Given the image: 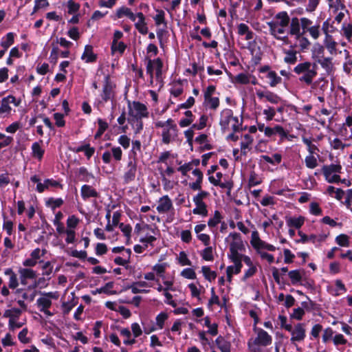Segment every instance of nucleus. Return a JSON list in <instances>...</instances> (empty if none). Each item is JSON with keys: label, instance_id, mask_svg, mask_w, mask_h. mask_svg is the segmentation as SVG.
Returning <instances> with one entry per match:
<instances>
[{"label": "nucleus", "instance_id": "8fccbe9b", "mask_svg": "<svg viewBox=\"0 0 352 352\" xmlns=\"http://www.w3.org/2000/svg\"><path fill=\"white\" fill-rule=\"evenodd\" d=\"M120 332V335L125 338V339L123 341L124 344L132 345V344H135V338L130 339V338L131 336V333L129 329H127V328L121 329Z\"/></svg>", "mask_w": 352, "mask_h": 352}, {"label": "nucleus", "instance_id": "e433bc0d", "mask_svg": "<svg viewBox=\"0 0 352 352\" xmlns=\"http://www.w3.org/2000/svg\"><path fill=\"white\" fill-rule=\"evenodd\" d=\"M229 258L234 263V266L235 268V274H238L241 272V268L243 267L242 265V254L234 255V256H228Z\"/></svg>", "mask_w": 352, "mask_h": 352}, {"label": "nucleus", "instance_id": "9d476101", "mask_svg": "<svg viewBox=\"0 0 352 352\" xmlns=\"http://www.w3.org/2000/svg\"><path fill=\"white\" fill-rule=\"evenodd\" d=\"M256 333L254 339H250L248 342V348H256V346H267L270 345L272 338L269 333L262 329L254 328Z\"/></svg>", "mask_w": 352, "mask_h": 352}, {"label": "nucleus", "instance_id": "2f4dec72", "mask_svg": "<svg viewBox=\"0 0 352 352\" xmlns=\"http://www.w3.org/2000/svg\"><path fill=\"white\" fill-rule=\"evenodd\" d=\"M284 62L287 64L294 65L297 62V52L294 50H285Z\"/></svg>", "mask_w": 352, "mask_h": 352}, {"label": "nucleus", "instance_id": "1a4fd4ad", "mask_svg": "<svg viewBox=\"0 0 352 352\" xmlns=\"http://www.w3.org/2000/svg\"><path fill=\"white\" fill-rule=\"evenodd\" d=\"M226 241L229 243L230 254L228 256L242 254L241 252L245 250V245L240 234L231 232L226 238Z\"/></svg>", "mask_w": 352, "mask_h": 352}, {"label": "nucleus", "instance_id": "4c0bfd02", "mask_svg": "<svg viewBox=\"0 0 352 352\" xmlns=\"http://www.w3.org/2000/svg\"><path fill=\"white\" fill-rule=\"evenodd\" d=\"M302 274L303 272L298 270L289 272L288 276L291 280L292 284L296 285L299 283L302 280Z\"/></svg>", "mask_w": 352, "mask_h": 352}, {"label": "nucleus", "instance_id": "2eb2a0df", "mask_svg": "<svg viewBox=\"0 0 352 352\" xmlns=\"http://www.w3.org/2000/svg\"><path fill=\"white\" fill-rule=\"evenodd\" d=\"M306 337L305 325L303 323H298L294 327L291 334L290 341L292 343L302 342Z\"/></svg>", "mask_w": 352, "mask_h": 352}, {"label": "nucleus", "instance_id": "7c9ffc66", "mask_svg": "<svg viewBox=\"0 0 352 352\" xmlns=\"http://www.w3.org/2000/svg\"><path fill=\"white\" fill-rule=\"evenodd\" d=\"M215 344L221 352H230L231 351V344L222 336H219L215 340Z\"/></svg>", "mask_w": 352, "mask_h": 352}, {"label": "nucleus", "instance_id": "3c124183", "mask_svg": "<svg viewBox=\"0 0 352 352\" xmlns=\"http://www.w3.org/2000/svg\"><path fill=\"white\" fill-rule=\"evenodd\" d=\"M19 274L25 279H34L36 276V272L30 268H21L19 270Z\"/></svg>", "mask_w": 352, "mask_h": 352}, {"label": "nucleus", "instance_id": "aec40b11", "mask_svg": "<svg viewBox=\"0 0 352 352\" xmlns=\"http://www.w3.org/2000/svg\"><path fill=\"white\" fill-rule=\"evenodd\" d=\"M80 193L82 199L87 200L89 198L98 197V192L95 188L89 185L85 184L81 187Z\"/></svg>", "mask_w": 352, "mask_h": 352}, {"label": "nucleus", "instance_id": "6e6d98bb", "mask_svg": "<svg viewBox=\"0 0 352 352\" xmlns=\"http://www.w3.org/2000/svg\"><path fill=\"white\" fill-rule=\"evenodd\" d=\"M63 204V200L61 198H49L46 201V206L50 207L52 210L61 206Z\"/></svg>", "mask_w": 352, "mask_h": 352}, {"label": "nucleus", "instance_id": "b1692460", "mask_svg": "<svg viewBox=\"0 0 352 352\" xmlns=\"http://www.w3.org/2000/svg\"><path fill=\"white\" fill-rule=\"evenodd\" d=\"M237 33L240 36H245V38L247 41H250L254 37L253 32L245 23H241L237 25Z\"/></svg>", "mask_w": 352, "mask_h": 352}, {"label": "nucleus", "instance_id": "a19ab883", "mask_svg": "<svg viewBox=\"0 0 352 352\" xmlns=\"http://www.w3.org/2000/svg\"><path fill=\"white\" fill-rule=\"evenodd\" d=\"M78 177L80 181L89 182L94 177L91 173H89L87 168L80 167L78 170Z\"/></svg>", "mask_w": 352, "mask_h": 352}, {"label": "nucleus", "instance_id": "f257e3e1", "mask_svg": "<svg viewBox=\"0 0 352 352\" xmlns=\"http://www.w3.org/2000/svg\"><path fill=\"white\" fill-rule=\"evenodd\" d=\"M289 22L290 17L286 11L278 12L271 21L267 22L270 34L276 40L287 43Z\"/></svg>", "mask_w": 352, "mask_h": 352}, {"label": "nucleus", "instance_id": "0e129e2a", "mask_svg": "<svg viewBox=\"0 0 352 352\" xmlns=\"http://www.w3.org/2000/svg\"><path fill=\"white\" fill-rule=\"evenodd\" d=\"M157 14L153 17L156 25L161 24H166L165 21V13L162 10H157Z\"/></svg>", "mask_w": 352, "mask_h": 352}, {"label": "nucleus", "instance_id": "393cba45", "mask_svg": "<svg viewBox=\"0 0 352 352\" xmlns=\"http://www.w3.org/2000/svg\"><path fill=\"white\" fill-rule=\"evenodd\" d=\"M323 43L330 54H336L337 43L334 41L331 35H327V36H324Z\"/></svg>", "mask_w": 352, "mask_h": 352}, {"label": "nucleus", "instance_id": "4468645a", "mask_svg": "<svg viewBox=\"0 0 352 352\" xmlns=\"http://www.w3.org/2000/svg\"><path fill=\"white\" fill-rule=\"evenodd\" d=\"M156 210L160 214H167L174 210L173 201L168 195L159 199Z\"/></svg>", "mask_w": 352, "mask_h": 352}, {"label": "nucleus", "instance_id": "412c9836", "mask_svg": "<svg viewBox=\"0 0 352 352\" xmlns=\"http://www.w3.org/2000/svg\"><path fill=\"white\" fill-rule=\"evenodd\" d=\"M223 174L220 172L216 173L214 176H209L208 179L211 184L221 188H231L232 185L229 182H221V179Z\"/></svg>", "mask_w": 352, "mask_h": 352}, {"label": "nucleus", "instance_id": "603ef678", "mask_svg": "<svg viewBox=\"0 0 352 352\" xmlns=\"http://www.w3.org/2000/svg\"><path fill=\"white\" fill-rule=\"evenodd\" d=\"M222 217L218 210H215L214 215L208 221V226L212 229L216 227L221 221Z\"/></svg>", "mask_w": 352, "mask_h": 352}, {"label": "nucleus", "instance_id": "f3484780", "mask_svg": "<svg viewBox=\"0 0 352 352\" xmlns=\"http://www.w3.org/2000/svg\"><path fill=\"white\" fill-rule=\"evenodd\" d=\"M264 134L268 138H271L274 135L278 134L281 140L287 137V133L284 128L280 125H276L274 127L267 126Z\"/></svg>", "mask_w": 352, "mask_h": 352}, {"label": "nucleus", "instance_id": "f704fd0d", "mask_svg": "<svg viewBox=\"0 0 352 352\" xmlns=\"http://www.w3.org/2000/svg\"><path fill=\"white\" fill-rule=\"evenodd\" d=\"M266 77L269 79V85L272 87H276L282 82V78L274 71L269 72Z\"/></svg>", "mask_w": 352, "mask_h": 352}, {"label": "nucleus", "instance_id": "c03bdc74", "mask_svg": "<svg viewBox=\"0 0 352 352\" xmlns=\"http://www.w3.org/2000/svg\"><path fill=\"white\" fill-rule=\"evenodd\" d=\"M317 62L327 72L332 70L333 65L332 63V58L330 57H322L319 58Z\"/></svg>", "mask_w": 352, "mask_h": 352}, {"label": "nucleus", "instance_id": "774afa93", "mask_svg": "<svg viewBox=\"0 0 352 352\" xmlns=\"http://www.w3.org/2000/svg\"><path fill=\"white\" fill-rule=\"evenodd\" d=\"M342 30L343 32V35L349 41H351L352 38V24L343 25Z\"/></svg>", "mask_w": 352, "mask_h": 352}, {"label": "nucleus", "instance_id": "20e7f679", "mask_svg": "<svg viewBox=\"0 0 352 352\" xmlns=\"http://www.w3.org/2000/svg\"><path fill=\"white\" fill-rule=\"evenodd\" d=\"M243 120L234 116L230 109H224L220 114L219 124L223 132H238L242 129Z\"/></svg>", "mask_w": 352, "mask_h": 352}, {"label": "nucleus", "instance_id": "f03ea898", "mask_svg": "<svg viewBox=\"0 0 352 352\" xmlns=\"http://www.w3.org/2000/svg\"><path fill=\"white\" fill-rule=\"evenodd\" d=\"M318 65L311 61H304L296 65L294 72L298 76L300 82L311 85L318 75Z\"/></svg>", "mask_w": 352, "mask_h": 352}, {"label": "nucleus", "instance_id": "4d7b16f0", "mask_svg": "<svg viewBox=\"0 0 352 352\" xmlns=\"http://www.w3.org/2000/svg\"><path fill=\"white\" fill-rule=\"evenodd\" d=\"M304 34H301L299 37H294L299 43V47L301 50H305L309 48L311 45V42L309 39L303 36Z\"/></svg>", "mask_w": 352, "mask_h": 352}, {"label": "nucleus", "instance_id": "cd10ccee", "mask_svg": "<svg viewBox=\"0 0 352 352\" xmlns=\"http://www.w3.org/2000/svg\"><path fill=\"white\" fill-rule=\"evenodd\" d=\"M148 283L146 281H138L133 283L131 285L129 286L128 288L131 289L133 294L144 293L146 294L149 291L147 289H142V287H148Z\"/></svg>", "mask_w": 352, "mask_h": 352}, {"label": "nucleus", "instance_id": "49530a36", "mask_svg": "<svg viewBox=\"0 0 352 352\" xmlns=\"http://www.w3.org/2000/svg\"><path fill=\"white\" fill-rule=\"evenodd\" d=\"M186 118H182L179 122V125L184 128L190 126L193 122V115L191 111H186L184 113Z\"/></svg>", "mask_w": 352, "mask_h": 352}, {"label": "nucleus", "instance_id": "79ce46f5", "mask_svg": "<svg viewBox=\"0 0 352 352\" xmlns=\"http://www.w3.org/2000/svg\"><path fill=\"white\" fill-rule=\"evenodd\" d=\"M204 104L210 109L216 110L219 106V99L212 96L204 98Z\"/></svg>", "mask_w": 352, "mask_h": 352}, {"label": "nucleus", "instance_id": "e2e57ef3", "mask_svg": "<svg viewBox=\"0 0 352 352\" xmlns=\"http://www.w3.org/2000/svg\"><path fill=\"white\" fill-rule=\"evenodd\" d=\"M332 341L333 344L336 346H338L340 345H345L348 342L347 340L341 333L335 334Z\"/></svg>", "mask_w": 352, "mask_h": 352}, {"label": "nucleus", "instance_id": "5701e85b", "mask_svg": "<svg viewBox=\"0 0 352 352\" xmlns=\"http://www.w3.org/2000/svg\"><path fill=\"white\" fill-rule=\"evenodd\" d=\"M193 201L196 206V207L192 210L193 214L206 217L208 215L206 204L203 201L198 199H193Z\"/></svg>", "mask_w": 352, "mask_h": 352}, {"label": "nucleus", "instance_id": "39448f33", "mask_svg": "<svg viewBox=\"0 0 352 352\" xmlns=\"http://www.w3.org/2000/svg\"><path fill=\"white\" fill-rule=\"evenodd\" d=\"M59 298L58 292H50L41 293L40 297L36 300V305L38 310L49 318L55 314L54 311H50L52 307L53 300H57Z\"/></svg>", "mask_w": 352, "mask_h": 352}, {"label": "nucleus", "instance_id": "9b49d317", "mask_svg": "<svg viewBox=\"0 0 352 352\" xmlns=\"http://www.w3.org/2000/svg\"><path fill=\"white\" fill-rule=\"evenodd\" d=\"M138 170V160L135 157H129L122 176L124 184H129L135 179Z\"/></svg>", "mask_w": 352, "mask_h": 352}, {"label": "nucleus", "instance_id": "c85d7f7f", "mask_svg": "<svg viewBox=\"0 0 352 352\" xmlns=\"http://www.w3.org/2000/svg\"><path fill=\"white\" fill-rule=\"evenodd\" d=\"M305 217L302 216L294 217H286L287 225L289 227H293L296 229H300L305 223Z\"/></svg>", "mask_w": 352, "mask_h": 352}, {"label": "nucleus", "instance_id": "a878e982", "mask_svg": "<svg viewBox=\"0 0 352 352\" xmlns=\"http://www.w3.org/2000/svg\"><path fill=\"white\" fill-rule=\"evenodd\" d=\"M82 60L86 63H92L96 60V55L93 52V47L87 45L85 47L84 52L81 56Z\"/></svg>", "mask_w": 352, "mask_h": 352}, {"label": "nucleus", "instance_id": "09e8293b", "mask_svg": "<svg viewBox=\"0 0 352 352\" xmlns=\"http://www.w3.org/2000/svg\"><path fill=\"white\" fill-rule=\"evenodd\" d=\"M21 314V309L18 308H12L11 309L6 310L3 314V316L6 318H8L9 320H14L15 319H18Z\"/></svg>", "mask_w": 352, "mask_h": 352}, {"label": "nucleus", "instance_id": "680f3d73", "mask_svg": "<svg viewBox=\"0 0 352 352\" xmlns=\"http://www.w3.org/2000/svg\"><path fill=\"white\" fill-rule=\"evenodd\" d=\"M329 236V233L327 234H320L318 235H316V234H311L310 236H309V241L313 243H321V242H323Z\"/></svg>", "mask_w": 352, "mask_h": 352}, {"label": "nucleus", "instance_id": "f8f14e48", "mask_svg": "<svg viewBox=\"0 0 352 352\" xmlns=\"http://www.w3.org/2000/svg\"><path fill=\"white\" fill-rule=\"evenodd\" d=\"M129 115L136 120H142L148 116V111L145 104L134 101L129 105Z\"/></svg>", "mask_w": 352, "mask_h": 352}, {"label": "nucleus", "instance_id": "5fc2aeb1", "mask_svg": "<svg viewBox=\"0 0 352 352\" xmlns=\"http://www.w3.org/2000/svg\"><path fill=\"white\" fill-rule=\"evenodd\" d=\"M251 76L245 73H240L234 77V82L246 85L250 82Z\"/></svg>", "mask_w": 352, "mask_h": 352}, {"label": "nucleus", "instance_id": "37998d69", "mask_svg": "<svg viewBox=\"0 0 352 352\" xmlns=\"http://www.w3.org/2000/svg\"><path fill=\"white\" fill-rule=\"evenodd\" d=\"M184 89L181 82L176 81L171 84L170 89V94L175 97H178L183 93Z\"/></svg>", "mask_w": 352, "mask_h": 352}, {"label": "nucleus", "instance_id": "58836bf2", "mask_svg": "<svg viewBox=\"0 0 352 352\" xmlns=\"http://www.w3.org/2000/svg\"><path fill=\"white\" fill-rule=\"evenodd\" d=\"M309 32L313 39L317 40L320 36V26L319 24L309 25L308 28L305 29V32Z\"/></svg>", "mask_w": 352, "mask_h": 352}, {"label": "nucleus", "instance_id": "423d86ee", "mask_svg": "<svg viewBox=\"0 0 352 352\" xmlns=\"http://www.w3.org/2000/svg\"><path fill=\"white\" fill-rule=\"evenodd\" d=\"M155 127L162 128V141L165 144H168L175 141L178 135V129L177 125L171 118L166 121L156 122Z\"/></svg>", "mask_w": 352, "mask_h": 352}, {"label": "nucleus", "instance_id": "473e14b6", "mask_svg": "<svg viewBox=\"0 0 352 352\" xmlns=\"http://www.w3.org/2000/svg\"><path fill=\"white\" fill-rule=\"evenodd\" d=\"M45 150L42 148L39 142H34L32 145V155L34 158L41 160L43 157Z\"/></svg>", "mask_w": 352, "mask_h": 352}, {"label": "nucleus", "instance_id": "c756f323", "mask_svg": "<svg viewBox=\"0 0 352 352\" xmlns=\"http://www.w3.org/2000/svg\"><path fill=\"white\" fill-rule=\"evenodd\" d=\"M4 274L9 276V283L8 287L10 289H16L19 285V281L16 276V274L14 273V272L11 268H7L4 271Z\"/></svg>", "mask_w": 352, "mask_h": 352}, {"label": "nucleus", "instance_id": "ddd939ff", "mask_svg": "<svg viewBox=\"0 0 352 352\" xmlns=\"http://www.w3.org/2000/svg\"><path fill=\"white\" fill-rule=\"evenodd\" d=\"M11 104H14L16 107L19 105V102H16V98L13 96L10 95L1 100L0 116L5 118L10 115L12 111V107H10Z\"/></svg>", "mask_w": 352, "mask_h": 352}, {"label": "nucleus", "instance_id": "4be33fe9", "mask_svg": "<svg viewBox=\"0 0 352 352\" xmlns=\"http://www.w3.org/2000/svg\"><path fill=\"white\" fill-rule=\"evenodd\" d=\"M116 17L121 19L123 16L128 17L131 21H135L136 14H133L131 10L126 6H122L116 10Z\"/></svg>", "mask_w": 352, "mask_h": 352}, {"label": "nucleus", "instance_id": "864d4df0", "mask_svg": "<svg viewBox=\"0 0 352 352\" xmlns=\"http://www.w3.org/2000/svg\"><path fill=\"white\" fill-rule=\"evenodd\" d=\"M305 163L306 166L310 169H314L318 166V160L314 155L309 154L307 156H306L305 159Z\"/></svg>", "mask_w": 352, "mask_h": 352}, {"label": "nucleus", "instance_id": "bf43d9fd", "mask_svg": "<svg viewBox=\"0 0 352 352\" xmlns=\"http://www.w3.org/2000/svg\"><path fill=\"white\" fill-rule=\"evenodd\" d=\"M201 256L202 258L206 261H212L214 259L213 253H212V248L211 246H208L201 252Z\"/></svg>", "mask_w": 352, "mask_h": 352}, {"label": "nucleus", "instance_id": "13d9d810", "mask_svg": "<svg viewBox=\"0 0 352 352\" xmlns=\"http://www.w3.org/2000/svg\"><path fill=\"white\" fill-rule=\"evenodd\" d=\"M334 331L331 327H327L323 331L322 336V342L327 343L330 340H333L334 336Z\"/></svg>", "mask_w": 352, "mask_h": 352}, {"label": "nucleus", "instance_id": "de8ad7c7", "mask_svg": "<svg viewBox=\"0 0 352 352\" xmlns=\"http://www.w3.org/2000/svg\"><path fill=\"white\" fill-rule=\"evenodd\" d=\"M201 272L204 278L209 282L213 281L217 277V273L214 271L211 270L208 266H202Z\"/></svg>", "mask_w": 352, "mask_h": 352}, {"label": "nucleus", "instance_id": "69168bd1", "mask_svg": "<svg viewBox=\"0 0 352 352\" xmlns=\"http://www.w3.org/2000/svg\"><path fill=\"white\" fill-rule=\"evenodd\" d=\"M336 242L342 247H348L349 245V236L344 234H341L336 236Z\"/></svg>", "mask_w": 352, "mask_h": 352}, {"label": "nucleus", "instance_id": "dca6fc26", "mask_svg": "<svg viewBox=\"0 0 352 352\" xmlns=\"http://www.w3.org/2000/svg\"><path fill=\"white\" fill-rule=\"evenodd\" d=\"M256 94L259 100H265L272 104H278L281 101L280 97H279L277 94L272 92L269 90H261L257 89L256 91Z\"/></svg>", "mask_w": 352, "mask_h": 352}, {"label": "nucleus", "instance_id": "72a5a7b5", "mask_svg": "<svg viewBox=\"0 0 352 352\" xmlns=\"http://www.w3.org/2000/svg\"><path fill=\"white\" fill-rule=\"evenodd\" d=\"M302 141L307 146V149L309 152V154L317 155L318 156V153L319 152V148L316 144H313V142L311 139L302 137Z\"/></svg>", "mask_w": 352, "mask_h": 352}, {"label": "nucleus", "instance_id": "bb28decb", "mask_svg": "<svg viewBox=\"0 0 352 352\" xmlns=\"http://www.w3.org/2000/svg\"><path fill=\"white\" fill-rule=\"evenodd\" d=\"M328 7L333 13L336 14L339 10H344L345 5L343 0H325Z\"/></svg>", "mask_w": 352, "mask_h": 352}, {"label": "nucleus", "instance_id": "052dcab7", "mask_svg": "<svg viewBox=\"0 0 352 352\" xmlns=\"http://www.w3.org/2000/svg\"><path fill=\"white\" fill-rule=\"evenodd\" d=\"M208 120V118L207 116L202 115L199 120V123L193 124L192 125V128L195 129L196 130L203 129L204 128H205L206 126Z\"/></svg>", "mask_w": 352, "mask_h": 352}, {"label": "nucleus", "instance_id": "6e6552de", "mask_svg": "<svg viewBox=\"0 0 352 352\" xmlns=\"http://www.w3.org/2000/svg\"><path fill=\"white\" fill-rule=\"evenodd\" d=\"M342 169V168L340 162L324 165L321 168L325 180L330 184L341 182L340 173H341Z\"/></svg>", "mask_w": 352, "mask_h": 352}, {"label": "nucleus", "instance_id": "6ab92c4d", "mask_svg": "<svg viewBox=\"0 0 352 352\" xmlns=\"http://www.w3.org/2000/svg\"><path fill=\"white\" fill-rule=\"evenodd\" d=\"M254 138L249 134H245L242 137L241 142V152L243 155H246L251 150Z\"/></svg>", "mask_w": 352, "mask_h": 352}, {"label": "nucleus", "instance_id": "a211bd4d", "mask_svg": "<svg viewBox=\"0 0 352 352\" xmlns=\"http://www.w3.org/2000/svg\"><path fill=\"white\" fill-rule=\"evenodd\" d=\"M135 16L136 19L138 18V21L135 23V28L140 34L143 35L146 34L148 30L144 14L142 12H138Z\"/></svg>", "mask_w": 352, "mask_h": 352}, {"label": "nucleus", "instance_id": "338daca9", "mask_svg": "<svg viewBox=\"0 0 352 352\" xmlns=\"http://www.w3.org/2000/svg\"><path fill=\"white\" fill-rule=\"evenodd\" d=\"M126 48V45L123 42L113 41L111 45V50L113 52H118L122 54Z\"/></svg>", "mask_w": 352, "mask_h": 352}, {"label": "nucleus", "instance_id": "ea45409f", "mask_svg": "<svg viewBox=\"0 0 352 352\" xmlns=\"http://www.w3.org/2000/svg\"><path fill=\"white\" fill-rule=\"evenodd\" d=\"M261 158L265 162L272 165H277L281 162L282 155L280 153H274L272 157L269 155H262Z\"/></svg>", "mask_w": 352, "mask_h": 352}, {"label": "nucleus", "instance_id": "7ed1b4c3", "mask_svg": "<svg viewBox=\"0 0 352 352\" xmlns=\"http://www.w3.org/2000/svg\"><path fill=\"white\" fill-rule=\"evenodd\" d=\"M97 76L98 77L102 76L103 78L102 89L100 94L101 100L98 102V108L100 109L103 107L104 103L108 101L111 102L112 107L113 108L116 95V85L111 80L110 75L109 74H104L102 70L98 71Z\"/></svg>", "mask_w": 352, "mask_h": 352}, {"label": "nucleus", "instance_id": "0eeeda50", "mask_svg": "<svg viewBox=\"0 0 352 352\" xmlns=\"http://www.w3.org/2000/svg\"><path fill=\"white\" fill-rule=\"evenodd\" d=\"M312 21L307 17H292L290 19L287 35L299 37L301 34L305 33V29L308 28L309 25H312Z\"/></svg>", "mask_w": 352, "mask_h": 352}, {"label": "nucleus", "instance_id": "c9c22d12", "mask_svg": "<svg viewBox=\"0 0 352 352\" xmlns=\"http://www.w3.org/2000/svg\"><path fill=\"white\" fill-rule=\"evenodd\" d=\"M14 34L13 32H9L6 36L2 38L0 44L5 50H7L14 43Z\"/></svg>", "mask_w": 352, "mask_h": 352}, {"label": "nucleus", "instance_id": "a18cd8bd", "mask_svg": "<svg viewBox=\"0 0 352 352\" xmlns=\"http://www.w3.org/2000/svg\"><path fill=\"white\" fill-rule=\"evenodd\" d=\"M250 243L256 250L260 249V246L263 245V241L260 239L259 234L256 230L252 232Z\"/></svg>", "mask_w": 352, "mask_h": 352}]
</instances>
